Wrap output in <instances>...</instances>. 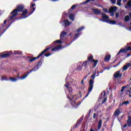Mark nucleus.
<instances>
[{"mask_svg": "<svg viewBox=\"0 0 131 131\" xmlns=\"http://www.w3.org/2000/svg\"><path fill=\"white\" fill-rule=\"evenodd\" d=\"M127 104H129V101H124L123 103H120V106H123L124 105H127Z\"/></svg>", "mask_w": 131, "mask_h": 131, "instance_id": "35", "label": "nucleus"}, {"mask_svg": "<svg viewBox=\"0 0 131 131\" xmlns=\"http://www.w3.org/2000/svg\"><path fill=\"white\" fill-rule=\"evenodd\" d=\"M119 17V13H116V17L118 18Z\"/></svg>", "mask_w": 131, "mask_h": 131, "instance_id": "56", "label": "nucleus"}, {"mask_svg": "<svg viewBox=\"0 0 131 131\" xmlns=\"http://www.w3.org/2000/svg\"><path fill=\"white\" fill-rule=\"evenodd\" d=\"M130 56H131V54L128 53L127 54V56H126V58H128V57H130Z\"/></svg>", "mask_w": 131, "mask_h": 131, "instance_id": "54", "label": "nucleus"}, {"mask_svg": "<svg viewBox=\"0 0 131 131\" xmlns=\"http://www.w3.org/2000/svg\"><path fill=\"white\" fill-rule=\"evenodd\" d=\"M94 15H101V11L99 9L93 8L92 9Z\"/></svg>", "mask_w": 131, "mask_h": 131, "instance_id": "15", "label": "nucleus"}, {"mask_svg": "<svg viewBox=\"0 0 131 131\" xmlns=\"http://www.w3.org/2000/svg\"><path fill=\"white\" fill-rule=\"evenodd\" d=\"M31 72H32V71H31V70H30L29 72H27V73L26 75L20 77V79H25V78H26V77H27V76H28V75L30 74V73H31Z\"/></svg>", "mask_w": 131, "mask_h": 131, "instance_id": "16", "label": "nucleus"}, {"mask_svg": "<svg viewBox=\"0 0 131 131\" xmlns=\"http://www.w3.org/2000/svg\"><path fill=\"white\" fill-rule=\"evenodd\" d=\"M120 114V110H119V108H117L114 112V115L115 116H118V115Z\"/></svg>", "mask_w": 131, "mask_h": 131, "instance_id": "25", "label": "nucleus"}, {"mask_svg": "<svg viewBox=\"0 0 131 131\" xmlns=\"http://www.w3.org/2000/svg\"><path fill=\"white\" fill-rule=\"evenodd\" d=\"M116 10H117V7H113L109 9L108 12L111 14V15L112 17H113L114 16V12H116Z\"/></svg>", "mask_w": 131, "mask_h": 131, "instance_id": "9", "label": "nucleus"}, {"mask_svg": "<svg viewBox=\"0 0 131 131\" xmlns=\"http://www.w3.org/2000/svg\"><path fill=\"white\" fill-rule=\"evenodd\" d=\"M82 120H83V118L81 117L80 118H79V120H77L75 125L71 128V130H72V129H75V128H77V126H79V125L81 124Z\"/></svg>", "mask_w": 131, "mask_h": 131, "instance_id": "6", "label": "nucleus"}, {"mask_svg": "<svg viewBox=\"0 0 131 131\" xmlns=\"http://www.w3.org/2000/svg\"><path fill=\"white\" fill-rule=\"evenodd\" d=\"M75 8H76V5H73L71 8V10H74Z\"/></svg>", "mask_w": 131, "mask_h": 131, "instance_id": "47", "label": "nucleus"}, {"mask_svg": "<svg viewBox=\"0 0 131 131\" xmlns=\"http://www.w3.org/2000/svg\"><path fill=\"white\" fill-rule=\"evenodd\" d=\"M126 9H131V0H129L125 6Z\"/></svg>", "mask_w": 131, "mask_h": 131, "instance_id": "20", "label": "nucleus"}, {"mask_svg": "<svg viewBox=\"0 0 131 131\" xmlns=\"http://www.w3.org/2000/svg\"><path fill=\"white\" fill-rule=\"evenodd\" d=\"M14 55H22V51H14Z\"/></svg>", "mask_w": 131, "mask_h": 131, "instance_id": "30", "label": "nucleus"}, {"mask_svg": "<svg viewBox=\"0 0 131 131\" xmlns=\"http://www.w3.org/2000/svg\"><path fill=\"white\" fill-rule=\"evenodd\" d=\"M21 77H20V73H18L17 75V77H16V79H17V80H19V79H20Z\"/></svg>", "mask_w": 131, "mask_h": 131, "instance_id": "45", "label": "nucleus"}, {"mask_svg": "<svg viewBox=\"0 0 131 131\" xmlns=\"http://www.w3.org/2000/svg\"><path fill=\"white\" fill-rule=\"evenodd\" d=\"M102 16V18L103 19H106L105 20H103V21H105V22H106V23H109L110 24H113L114 25V24H116V21L115 20H110L108 19L109 18V16L106 15L105 13H102L101 14Z\"/></svg>", "mask_w": 131, "mask_h": 131, "instance_id": "5", "label": "nucleus"}, {"mask_svg": "<svg viewBox=\"0 0 131 131\" xmlns=\"http://www.w3.org/2000/svg\"><path fill=\"white\" fill-rule=\"evenodd\" d=\"M9 79L12 82H15V81H17V80H18V79H16V78L12 77H9Z\"/></svg>", "mask_w": 131, "mask_h": 131, "instance_id": "28", "label": "nucleus"}, {"mask_svg": "<svg viewBox=\"0 0 131 131\" xmlns=\"http://www.w3.org/2000/svg\"><path fill=\"white\" fill-rule=\"evenodd\" d=\"M94 80L90 79L89 80V87L88 89V92L84 98H86L88 97V96H89L90 95V93H91V92H92V91H93V89H94Z\"/></svg>", "mask_w": 131, "mask_h": 131, "instance_id": "4", "label": "nucleus"}, {"mask_svg": "<svg viewBox=\"0 0 131 131\" xmlns=\"http://www.w3.org/2000/svg\"><path fill=\"white\" fill-rule=\"evenodd\" d=\"M89 62V61H85L82 63V66H84L85 68H88V63Z\"/></svg>", "mask_w": 131, "mask_h": 131, "instance_id": "36", "label": "nucleus"}, {"mask_svg": "<svg viewBox=\"0 0 131 131\" xmlns=\"http://www.w3.org/2000/svg\"><path fill=\"white\" fill-rule=\"evenodd\" d=\"M110 59H111V55H106L104 57V61L105 62H108L110 60Z\"/></svg>", "mask_w": 131, "mask_h": 131, "instance_id": "21", "label": "nucleus"}, {"mask_svg": "<svg viewBox=\"0 0 131 131\" xmlns=\"http://www.w3.org/2000/svg\"><path fill=\"white\" fill-rule=\"evenodd\" d=\"M79 36V34H75L74 38H77Z\"/></svg>", "mask_w": 131, "mask_h": 131, "instance_id": "51", "label": "nucleus"}, {"mask_svg": "<svg viewBox=\"0 0 131 131\" xmlns=\"http://www.w3.org/2000/svg\"><path fill=\"white\" fill-rule=\"evenodd\" d=\"M28 58L29 59V60H28V62L29 63H32V62L36 60V57H34L33 58H30V57H28Z\"/></svg>", "mask_w": 131, "mask_h": 131, "instance_id": "23", "label": "nucleus"}, {"mask_svg": "<svg viewBox=\"0 0 131 131\" xmlns=\"http://www.w3.org/2000/svg\"><path fill=\"white\" fill-rule=\"evenodd\" d=\"M69 36H72V34L71 33L69 34Z\"/></svg>", "mask_w": 131, "mask_h": 131, "instance_id": "63", "label": "nucleus"}, {"mask_svg": "<svg viewBox=\"0 0 131 131\" xmlns=\"http://www.w3.org/2000/svg\"><path fill=\"white\" fill-rule=\"evenodd\" d=\"M127 51L126 49H122L119 50V51L118 52L117 56H118L120 54L123 53H127Z\"/></svg>", "mask_w": 131, "mask_h": 131, "instance_id": "17", "label": "nucleus"}, {"mask_svg": "<svg viewBox=\"0 0 131 131\" xmlns=\"http://www.w3.org/2000/svg\"><path fill=\"white\" fill-rule=\"evenodd\" d=\"M62 48V45H58L56 47L53 48L52 49V47H48L45 49L43 51H42L36 57V59H39L40 57H42L43 56V54L45 53H48L49 51H51L52 52H56V51H58V50H60V48Z\"/></svg>", "mask_w": 131, "mask_h": 131, "instance_id": "2", "label": "nucleus"}, {"mask_svg": "<svg viewBox=\"0 0 131 131\" xmlns=\"http://www.w3.org/2000/svg\"><path fill=\"white\" fill-rule=\"evenodd\" d=\"M67 32L63 31L62 32H61L60 34V38L61 40H64V38L66 37L67 36Z\"/></svg>", "mask_w": 131, "mask_h": 131, "instance_id": "14", "label": "nucleus"}, {"mask_svg": "<svg viewBox=\"0 0 131 131\" xmlns=\"http://www.w3.org/2000/svg\"><path fill=\"white\" fill-rule=\"evenodd\" d=\"M82 68H81V66H78L77 68V70H81Z\"/></svg>", "mask_w": 131, "mask_h": 131, "instance_id": "48", "label": "nucleus"}, {"mask_svg": "<svg viewBox=\"0 0 131 131\" xmlns=\"http://www.w3.org/2000/svg\"><path fill=\"white\" fill-rule=\"evenodd\" d=\"M115 62H116V60H115L112 63V64H114V63H115Z\"/></svg>", "mask_w": 131, "mask_h": 131, "instance_id": "62", "label": "nucleus"}, {"mask_svg": "<svg viewBox=\"0 0 131 131\" xmlns=\"http://www.w3.org/2000/svg\"><path fill=\"white\" fill-rule=\"evenodd\" d=\"M90 75V73L88 74L86 76H85L84 78L83 79L84 80V79H86V78H88V76Z\"/></svg>", "mask_w": 131, "mask_h": 131, "instance_id": "57", "label": "nucleus"}, {"mask_svg": "<svg viewBox=\"0 0 131 131\" xmlns=\"http://www.w3.org/2000/svg\"><path fill=\"white\" fill-rule=\"evenodd\" d=\"M45 58V57H41L39 60V61L37 63V64H36L34 68L32 69H31V71H32V72H35V71H37V70H38V69H39V68L41 66V65L42 64V60H43V59Z\"/></svg>", "mask_w": 131, "mask_h": 131, "instance_id": "3", "label": "nucleus"}, {"mask_svg": "<svg viewBox=\"0 0 131 131\" xmlns=\"http://www.w3.org/2000/svg\"><path fill=\"white\" fill-rule=\"evenodd\" d=\"M126 50H127V51H131V47H128Z\"/></svg>", "mask_w": 131, "mask_h": 131, "instance_id": "53", "label": "nucleus"}, {"mask_svg": "<svg viewBox=\"0 0 131 131\" xmlns=\"http://www.w3.org/2000/svg\"><path fill=\"white\" fill-rule=\"evenodd\" d=\"M7 21H10L11 20H8V18L7 19V20H5L4 21V24H6V23H7Z\"/></svg>", "mask_w": 131, "mask_h": 131, "instance_id": "59", "label": "nucleus"}, {"mask_svg": "<svg viewBox=\"0 0 131 131\" xmlns=\"http://www.w3.org/2000/svg\"><path fill=\"white\" fill-rule=\"evenodd\" d=\"M22 13L20 14L21 17H26L28 14V10L27 9L24 10V5H17L15 9L13 10L9 15L7 18V21H12L14 19V18L18 16V12Z\"/></svg>", "mask_w": 131, "mask_h": 131, "instance_id": "1", "label": "nucleus"}, {"mask_svg": "<svg viewBox=\"0 0 131 131\" xmlns=\"http://www.w3.org/2000/svg\"><path fill=\"white\" fill-rule=\"evenodd\" d=\"M128 119L127 120V126L129 127H131V117L130 116H128Z\"/></svg>", "mask_w": 131, "mask_h": 131, "instance_id": "18", "label": "nucleus"}, {"mask_svg": "<svg viewBox=\"0 0 131 131\" xmlns=\"http://www.w3.org/2000/svg\"><path fill=\"white\" fill-rule=\"evenodd\" d=\"M102 120H99L98 122L97 130H99V129H101V127H102Z\"/></svg>", "mask_w": 131, "mask_h": 131, "instance_id": "24", "label": "nucleus"}, {"mask_svg": "<svg viewBox=\"0 0 131 131\" xmlns=\"http://www.w3.org/2000/svg\"><path fill=\"white\" fill-rule=\"evenodd\" d=\"M84 79H82L81 81V84L82 85H84V84L83 83Z\"/></svg>", "mask_w": 131, "mask_h": 131, "instance_id": "55", "label": "nucleus"}, {"mask_svg": "<svg viewBox=\"0 0 131 131\" xmlns=\"http://www.w3.org/2000/svg\"><path fill=\"white\" fill-rule=\"evenodd\" d=\"M11 55H13V53L12 52V51H10L8 53H5V54H2L0 55V57L3 59H5L6 58H9V57H10Z\"/></svg>", "mask_w": 131, "mask_h": 131, "instance_id": "10", "label": "nucleus"}, {"mask_svg": "<svg viewBox=\"0 0 131 131\" xmlns=\"http://www.w3.org/2000/svg\"><path fill=\"white\" fill-rule=\"evenodd\" d=\"M93 59H94V56H93V55H90L89 57H88V60L87 61H88V62H92L93 60Z\"/></svg>", "mask_w": 131, "mask_h": 131, "instance_id": "29", "label": "nucleus"}, {"mask_svg": "<svg viewBox=\"0 0 131 131\" xmlns=\"http://www.w3.org/2000/svg\"><path fill=\"white\" fill-rule=\"evenodd\" d=\"M97 116H98V114L94 113L93 114V119H96V118H97Z\"/></svg>", "mask_w": 131, "mask_h": 131, "instance_id": "43", "label": "nucleus"}, {"mask_svg": "<svg viewBox=\"0 0 131 131\" xmlns=\"http://www.w3.org/2000/svg\"><path fill=\"white\" fill-rule=\"evenodd\" d=\"M126 126H127V124H125L123 125V127H124V128L126 127Z\"/></svg>", "mask_w": 131, "mask_h": 131, "instance_id": "61", "label": "nucleus"}, {"mask_svg": "<svg viewBox=\"0 0 131 131\" xmlns=\"http://www.w3.org/2000/svg\"><path fill=\"white\" fill-rule=\"evenodd\" d=\"M121 1L122 0H117V5H118V6H121Z\"/></svg>", "mask_w": 131, "mask_h": 131, "instance_id": "40", "label": "nucleus"}, {"mask_svg": "<svg viewBox=\"0 0 131 131\" xmlns=\"http://www.w3.org/2000/svg\"><path fill=\"white\" fill-rule=\"evenodd\" d=\"M76 100H77V98H76L74 101H72V100H70L71 101V104L72 106L75 107H77V106H79V105H80V102H79V103H76Z\"/></svg>", "mask_w": 131, "mask_h": 131, "instance_id": "13", "label": "nucleus"}, {"mask_svg": "<svg viewBox=\"0 0 131 131\" xmlns=\"http://www.w3.org/2000/svg\"><path fill=\"white\" fill-rule=\"evenodd\" d=\"M100 73H103V72H97V71H95V72L91 75V78H92V79H95V77H96V76H99L100 75Z\"/></svg>", "mask_w": 131, "mask_h": 131, "instance_id": "12", "label": "nucleus"}, {"mask_svg": "<svg viewBox=\"0 0 131 131\" xmlns=\"http://www.w3.org/2000/svg\"><path fill=\"white\" fill-rule=\"evenodd\" d=\"M129 17L131 18V13H130L129 14Z\"/></svg>", "mask_w": 131, "mask_h": 131, "instance_id": "64", "label": "nucleus"}, {"mask_svg": "<svg viewBox=\"0 0 131 131\" xmlns=\"http://www.w3.org/2000/svg\"><path fill=\"white\" fill-rule=\"evenodd\" d=\"M68 91H69V93L70 94V95L68 96V99L70 100L71 101L73 99H74V97H76V95H74V96L72 95V88L70 87Z\"/></svg>", "mask_w": 131, "mask_h": 131, "instance_id": "8", "label": "nucleus"}, {"mask_svg": "<svg viewBox=\"0 0 131 131\" xmlns=\"http://www.w3.org/2000/svg\"><path fill=\"white\" fill-rule=\"evenodd\" d=\"M90 2H91V0H87L84 2V4H86L88 3H90Z\"/></svg>", "mask_w": 131, "mask_h": 131, "instance_id": "58", "label": "nucleus"}, {"mask_svg": "<svg viewBox=\"0 0 131 131\" xmlns=\"http://www.w3.org/2000/svg\"><path fill=\"white\" fill-rule=\"evenodd\" d=\"M64 86H66V88H67V90H68L70 88V84H64Z\"/></svg>", "mask_w": 131, "mask_h": 131, "instance_id": "44", "label": "nucleus"}, {"mask_svg": "<svg viewBox=\"0 0 131 131\" xmlns=\"http://www.w3.org/2000/svg\"><path fill=\"white\" fill-rule=\"evenodd\" d=\"M84 29V27H81L77 30V32H80V31H82V30H83Z\"/></svg>", "mask_w": 131, "mask_h": 131, "instance_id": "38", "label": "nucleus"}, {"mask_svg": "<svg viewBox=\"0 0 131 131\" xmlns=\"http://www.w3.org/2000/svg\"><path fill=\"white\" fill-rule=\"evenodd\" d=\"M1 80H2V81H4V80L5 81H8L9 79L8 78V77H7L6 76H3L1 78Z\"/></svg>", "mask_w": 131, "mask_h": 131, "instance_id": "26", "label": "nucleus"}, {"mask_svg": "<svg viewBox=\"0 0 131 131\" xmlns=\"http://www.w3.org/2000/svg\"><path fill=\"white\" fill-rule=\"evenodd\" d=\"M120 70L115 72L114 74L115 78H121L122 77V74H120Z\"/></svg>", "mask_w": 131, "mask_h": 131, "instance_id": "11", "label": "nucleus"}, {"mask_svg": "<svg viewBox=\"0 0 131 131\" xmlns=\"http://www.w3.org/2000/svg\"><path fill=\"white\" fill-rule=\"evenodd\" d=\"M30 9H31V11L30 13L29 14V15L24 16V17H22V16L17 17H16V19L20 20L21 19H25L26 18H27V17H29V16H30V15H32V14L33 13V12H34V11H35V8L33 7Z\"/></svg>", "mask_w": 131, "mask_h": 131, "instance_id": "7", "label": "nucleus"}, {"mask_svg": "<svg viewBox=\"0 0 131 131\" xmlns=\"http://www.w3.org/2000/svg\"><path fill=\"white\" fill-rule=\"evenodd\" d=\"M63 23L64 24V26H69V25H70V22L69 21V20L66 19V20H64L63 21Z\"/></svg>", "mask_w": 131, "mask_h": 131, "instance_id": "27", "label": "nucleus"}, {"mask_svg": "<svg viewBox=\"0 0 131 131\" xmlns=\"http://www.w3.org/2000/svg\"><path fill=\"white\" fill-rule=\"evenodd\" d=\"M93 68H95L96 66H97V64H98V62H99V60H95L93 59L91 63H93Z\"/></svg>", "mask_w": 131, "mask_h": 131, "instance_id": "22", "label": "nucleus"}, {"mask_svg": "<svg viewBox=\"0 0 131 131\" xmlns=\"http://www.w3.org/2000/svg\"><path fill=\"white\" fill-rule=\"evenodd\" d=\"M35 4H32L30 6V9H32V8H33V7H35Z\"/></svg>", "mask_w": 131, "mask_h": 131, "instance_id": "50", "label": "nucleus"}, {"mask_svg": "<svg viewBox=\"0 0 131 131\" xmlns=\"http://www.w3.org/2000/svg\"><path fill=\"white\" fill-rule=\"evenodd\" d=\"M127 65H128V67H131V63H127Z\"/></svg>", "mask_w": 131, "mask_h": 131, "instance_id": "60", "label": "nucleus"}, {"mask_svg": "<svg viewBox=\"0 0 131 131\" xmlns=\"http://www.w3.org/2000/svg\"><path fill=\"white\" fill-rule=\"evenodd\" d=\"M127 68H128V66L127 65V63H126V65L124 66L122 68V72L125 71V70H127Z\"/></svg>", "mask_w": 131, "mask_h": 131, "instance_id": "34", "label": "nucleus"}, {"mask_svg": "<svg viewBox=\"0 0 131 131\" xmlns=\"http://www.w3.org/2000/svg\"><path fill=\"white\" fill-rule=\"evenodd\" d=\"M44 55H45V57H50V56H51L52 55V54L50 53H45L44 54Z\"/></svg>", "mask_w": 131, "mask_h": 131, "instance_id": "41", "label": "nucleus"}, {"mask_svg": "<svg viewBox=\"0 0 131 131\" xmlns=\"http://www.w3.org/2000/svg\"><path fill=\"white\" fill-rule=\"evenodd\" d=\"M121 62H119L117 64L114 65L113 66V68H115V67H117V66H119V64H120Z\"/></svg>", "mask_w": 131, "mask_h": 131, "instance_id": "46", "label": "nucleus"}, {"mask_svg": "<svg viewBox=\"0 0 131 131\" xmlns=\"http://www.w3.org/2000/svg\"><path fill=\"white\" fill-rule=\"evenodd\" d=\"M103 97H105V96H106V92L104 91L103 93H101L100 96H99V99H102V97L103 96Z\"/></svg>", "mask_w": 131, "mask_h": 131, "instance_id": "32", "label": "nucleus"}, {"mask_svg": "<svg viewBox=\"0 0 131 131\" xmlns=\"http://www.w3.org/2000/svg\"><path fill=\"white\" fill-rule=\"evenodd\" d=\"M107 101V97H104V99L103 100L102 102H101V104L103 105L104 103H105Z\"/></svg>", "mask_w": 131, "mask_h": 131, "instance_id": "42", "label": "nucleus"}, {"mask_svg": "<svg viewBox=\"0 0 131 131\" xmlns=\"http://www.w3.org/2000/svg\"><path fill=\"white\" fill-rule=\"evenodd\" d=\"M14 21H15V20H13L12 21H11L10 23V24L9 25V26L6 28V29H5L4 30H3L2 33H1L0 36H2V35H3V34H4V33H5V32H6V31H7V29H8V28H9V26H11V24H12V23H13V22H14Z\"/></svg>", "mask_w": 131, "mask_h": 131, "instance_id": "19", "label": "nucleus"}, {"mask_svg": "<svg viewBox=\"0 0 131 131\" xmlns=\"http://www.w3.org/2000/svg\"><path fill=\"white\" fill-rule=\"evenodd\" d=\"M103 10L104 12V13H108V9H107V8H104Z\"/></svg>", "mask_w": 131, "mask_h": 131, "instance_id": "49", "label": "nucleus"}, {"mask_svg": "<svg viewBox=\"0 0 131 131\" xmlns=\"http://www.w3.org/2000/svg\"><path fill=\"white\" fill-rule=\"evenodd\" d=\"M69 18L70 20H72V21H73V20H74V15H73V14L71 13L69 15Z\"/></svg>", "mask_w": 131, "mask_h": 131, "instance_id": "31", "label": "nucleus"}, {"mask_svg": "<svg viewBox=\"0 0 131 131\" xmlns=\"http://www.w3.org/2000/svg\"><path fill=\"white\" fill-rule=\"evenodd\" d=\"M124 21L125 22H128L129 21V16L128 15H126L124 17Z\"/></svg>", "mask_w": 131, "mask_h": 131, "instance_id": "37", "label": "nucleus"}, {"mask_svg": "<svg viewBox=\"0 0 131 131\" xmlns=\"http://www.w3.org/2000/svg\"><path fill=\"white\" fill-rule=\"evenodd\" d=\"M127 87V85L126 86H123L121 89V92L122 93L123 92H124V90H125V88Z\"/></svg>", "mask_w": 131, "mask_h": 131, "instance_id": "39", "label": "nucleus"}, {"mask_svg": "<svg viewBox=\"0 0 131 131\" xmlns=\"http://www.w3.org/2000/svg\"><path fill=\"white\" fill-rule=\"evenodd\" d=\"M111 2L112 3V4H116V0H111Z\"/></svg>", "mask_w": 131, "mask_h": 131, "instance_id": "52", "label": "nucleus"}, {"mask_svg": "<svg viewBox=\"0 0 131 131\" xmlns=\"http://www.w3.org/2000/svg\"><path fill=\"white\" fill-rule=\"evenodd\" d=\"M62 41L64 42V40H61V39L60 40H57L54 41L53 42V43H57V42L58 43H63V42H62Z\"/></svg>", "mask_w": 131, "mask_h": 131, "instance_id": "33", "label": "nucleus"}]
</instances>
